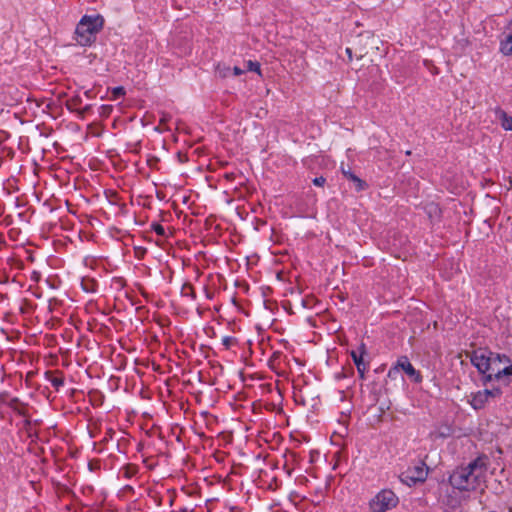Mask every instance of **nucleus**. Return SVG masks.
I'll list each match as a JSON object with an SVG mask.
<instances>
[{"label":"nucleus","mask_w":512,"mask_h":512,"mask_svg":"<svg viewBox=\"0 0 512 512\" xmlns=\"http://www.w3.org/2000/svg\"><path fill=\"white\" fill-rule=\"evenodd\" d=\"M487 457L479 456L467 466L456 468L449 476L450 485L459 491H474L485 481Z\"/></svg>","instance_id":"f257e3e1"},{"label":"nucleus","mask_w":512,"mask_h":512,"mask_svg":"<svg viewBox=\"0 0 512 512\" xmlns=\"http://www.w3.org/2000/svg\"><path fill=\"white\" fill-rule=\"evenodd\" d=\"M103 25L104 19L100 15L83 16L75 30L78 44L88 46L94 42L96 34L103 28Z\"/></svg>","instance_id":"f03ea898"},{"label":"nucleus","mask_w":512,"mask_h":512,"mask_svg":"<svg viewBox=\"0 0 512 512\" xmlns=\"http://www.w3.org/2000/svg\"><path fill=\"white\" fill-rule=\"evenodd\" d=\"M399 499L396 494L389 489H383L369 502L371 512H386L398 505Z\"/></svg>","instance_id":"7ed1b4c3"},{"label":"nucleus","mask_w":512,"mask_h":512,"mask_svg":"<svg viewBox=\"0 0 512 512\" xmlns=\"http://www.w3.org/2000/svg\"><path fill=\"white\" fill-rule=\"evenodd\" d=\"M429 467L424 461H418L415 465L409 467L400 475L402 483L408 486H414L418 483H423L428 476Z\"/></svg>","instance_id":"20e7f679"},{"label":"nucleus","mask_w":512,"mask_h":512,"mask_svg":"<svg viewBox=\"0 0 512 512\" xmlns=\"http://www.w3.org/2000/svg\"><path fill=\"white\" fill-rule=\"evenodd\" d=\"M492 352L485 349L474 350L471 354V363L477 368V370L487 376L489 372H492V366L495 362H491Z\"/></svg>","instance_id":"39448f33"},{"label":"nucleus","mask_w":512,"mask_h":512,"mask_svg":"<svg viewBox=\"0 0 512 512\" xmlns=\"http://www.w3.org/2000/svg\"><path fill=\"white\" fill-rule=\"evenodd\" d=\"M397 367L402 369L410 378H412L415 382H420L422 377L413 365L410 363L409 359L406 356H402L397 361Z\"/></svg>","instance_id":"423d86ee"},{"label":"nucleus","mask_w":512,"mask_h":512,"mask_svg":"<svg viewBox=\"0 0 512 512\" xmlns=\"http://www.w3.org/2000/svg\"><path fill=\"white\" fill-rule=\"evenodd\" d=\"M512 376V365L503 364V367H496V365L492 366V372H489L486 376V381H491L493 379H501L503 377Z\"/></svg>","instance_id":"0eeeda50"},{"label":"nucleus","mask_w":512,"mask_h":512,"mask_svg":"<svg viewBox=\"0 0 512 512\" xmlns=\"http://www.w3.org/2000/svg\"><path fill=\"white\" fill-rule=\"evenodd\" d=\"M496 115L502 128L506 131H512V117L500 108L496 110Z\"/></svg>","instance_id":"6e6552de"},{"label":"nucleus","mask_w":512,"mask_h":512,"mask_svg":"<svg viewBox=\"0 0 512 512\" xmlns=\"http://www.w3.org/2000/svg\"><path fill=\"white\" fill-rule=\"evenodd\" d=\"M342 173L344 176L352 181L355 184V188L357 191H362L367 187V184L365 181L361 180L358 176H356L354 173H352L350 170H345L342 168Z\"/></svg>","instance_id":"1a4fd4ad"},{"label":"nucleus","mask_w":512,"mask_h":512,"mask_svg":"<svg viewBox=\"0 0 512 512\" xmlns=\"http://www.w3.org/2000/svg\"><path fill=\"white\" fill-rule=\"evenodd\" d=\"M487 401L488 397L485 394H483V391H478L477 393L472 395L470 404L474 409L479 410L485 406Z\"/></svg>","instance_id":"9d476101"},{"label":"nucleus","mask_w":512,"mask_h":512,"mask_svg":"<svg viewBox=\"0 0 512 512\" xmlns=\"http://www.w3.org/2000/svg\"><path fill=\"white\" fill-rule=\"evenodd\" d=\"M365 345L361 344L359 351H351V357L353 359L354 364L356 365V368L358 369V365L360 367H365L367 364L363 360V355L365 354Z\"/></svg>","instance_id":"9b49d317"},{"label":"nucleus","mask_w":512,"mask_h":512,"mask_svg":"<svg viewBox=\"0 0 512 512\" xmlns=\"http://www.w3.org/2000/svg\"><path fill=\"white\" fill-rule=\"evenodd\" d=\"M82 104V98L79 95L73 96L72 98L66 101V107L71 112H76L80 110V105Z\"/></svg>","instance_id":"f8f14e48"},{"label":"nucleus","mask_w":512,"mask_h":512,"mask_svg":"<svg viewBox=\"0 0 512 512\" xmlns=\"http://www.w3.org/2000/svg\"><path fill=\"white\" fill-rule=\"evenodd\" d=\"M491 362H495L496 367H503V364L510 363V359L505 354H498L492 352Z\"/></svg>","instance_id":"ddd939ff"},{"label":"nucleus","mask_w":512,"mask_h":512,"mask_svg":"<svg viewBox=\"0 0 512 512\" xmlns=\"http://www.w3.org/2000/svg\"><path fill=\"white\" fill-rule=\"evenodd\" d=\"M216 75L220 78H226L231 75V68L224 64H218L216 67Z\"/></svg>","instance_id":"4468645a"},{"label":"nucleus","mask_w":512,"mask_h":512,"mask_svg":"<svg viewBox=\"0 0 512 512\" xmlns=\"http://www.w3.org/2000/svg\"><path fill=\"white\" fill-rule=\"evenodd\" d=\"M181 293H182L183 296H186V297L189 296L192 299H195V297H196L194 288H193V286L190 283H185L182 286Z\"/></svg>","instance_id":"2eb2a0df"},{"label":"nucleus","mask_w":512,"mask_h":512,"mask_svg":"<svg viewBox=\"0 0 512 512\" xmlns=\"http://www.w3.org/2000/svg\"><path fill=\"white\" fill-rule=\"evenodd\" d=\"M46 374L48 375L49 381L54 388L59 389V387L63 386V377L52 376L51 372H47Z\"/></svg>","instance_id":"dca6fc26"},{"label":"nucleus","mask_w":512,"mask_h":512,"mask_svg":"<svg viewBox=\"0 0 512 512\" xmlns=\"http://www.w3.org/2000/svg\"><path fill=\"white\" fill-rule=\"evenodd\" d=\"M483 394H485L488 399L489 398H494V397H497V396H500L501 394V391L500 389L496 388V389H484L483 390Z\"/></svg>","instance_id":"f3484780"},{"label":"nucleus","mask_w":512,"mask_h":512,"mask_svg":"<svg viewBox=\"0 0 512 512\" xmlns=\"http://www.w3.org/2000/svg\"><path fill=\"white\" fill-rule=\"evenodd\" d=\"M151 228L157 235L165 236V229L159 223H152Z\"/></svg>","instance_id":"a211bd4d"},{"label":"nucleus","mask_w":512,"mask_h":512,"mask_svg":"<svg viewBox=\"0 0 512 512\" xmlns=\"http://www.w3.org/2000/svg\"><path fill=\"white\" fill-rule=\"evenodd\" d=\"M398 374H399V367H397V364L395 365V367L391 368L388 371V377L391 379H396Z\"/></svg>","instance_id":"6ab92c4d"},{"label":"nucleus","mask_w":512,"mask_h":512,"mask_svg":"<svg viewBox=\"0 0 512 512\" xmlns=\"http://www.w3.org/2000/svg\"><path fill=\"white\" fill-rule=\"evenodd\" d=\"M248 69L250 71L260 72V64L258 62L248 61Z\"/></svg>","instance_id":"aec40b11"},{"label":"nucleus","mask_w":512,"mask_h":512,"mask_svg":"<svg viewBox=\"0 0 512 512\" xmlns=\"http://www.w3.org/2000/svg\"><path fill=\"white\" fill-rule=\"evenodd\" d=\"M124 94H125V89L122 86H118L113 89V95L115 98L123 96Z\"/></svg>","instance_id":"412c9836"},{"label":"nucleus","mask_w":512,"mask_h":512,"mask_svg":"<svg viewBox=\"0 0 512 512\" xmlns=\"http://www.w3.org/2000/svg\"><path fill=\"white\" fill-rule=\"evenodd\" d=\"M235 342V339L233 337H230V336H226L222 339V344L226 347V348H230V346Z\"/></svg>","instance_id":"4be33fe9"},{"label":"nucleus","mask_w":512,"mask_h":512,"mask_svg":"<svg viewBox=\"0 0 512 512\" xmlns=\"http://www.w3.org/2000/svg\"><path fill=\"white\" fill-rule=\"evenodd\" d=\"M92 106L91 105H86L85 107L83 108H80V110L78 111V115L80 118H84L85 114L88 113L90 110H91Z\"/></svg>","instance_id":"5701e85b"},{"label":"nucleus","mask_w":512,"mask_h":512,"mask_svg":"<svg viewBox=\"0 0 512 512\" xmlns=\"http://www.w3.org/2000/svg\"><path fill=\"white\" fill-rule=\"evenodd\" d=\"M326 182V179L322 176L316 177L313 179V184L316 186H323Z\"/></svg>","instance_id":"b1692460"},{"label":"nucleus","mask_w":512,"mask_h":512,"mask_svg":"<svg viewBox=\"0 0 512 512\" xmlns=\"http://www.w3.org/2000/svg\"><path fill=\"white\" fill-rule=\"evenodd\" d=\"M366 369H367V366H365V367H360V366L358 365V369H357V371H358L359 377H360L361 379H364Z\"/></svg>","instance_id":"393cba45"},{"label":"nucleus","mask_w":512,"mask_h":512,"mask_svg":"<svg viewBox=\"0 0 512 512\" xmlns=\"http://www.w3.org/2000/svg\"><path fill=\"white\" fill-rule=\"evenodd\" d=\"M231 73H233L235 76H239L243 73V70L235 66L233 69H231Z\"/></svg>","instance_id":"a878e982"},{"label":"nucleus","mask_w":512,"mask_h":512,"mask_svg":"<svg viewBox=\"0 0 512 512\" xmlns=\"http://www.w3.org/2000/svg\"><path fill=\"white\" fill-rule=\"evenodd\" d=\"M439 211H440V210H439V208H438V206H437V205H435V204H431V205L429 206V214H430V215H431L432 213H437V212H439Z\"/></svg>","instance_id":"bb28decb"},{"label":"nucleus","mask_w":512,"mask_h":512,"mask_svg":"<svg viewBox=\"0 0 512 512\" xmlns=\"http://www.w3.org/2000/svg\"><path fill=\"white\" fill-rule=\"evenodd\" d=\"M346 54L348 56V60L352 61L353 55H352V49L351 48H346Z\"/></svg>","instance_id":"cd10ccee"},{"label":"nucleus","mask_w":512,"mask_h":512,"mask_svg":"<svg viewBox=\"0 0 512 512\" xmlns=\"http://www.w3.org/2000/svg\"><path fill=\"white\" fill-rule=\"evenodd\" d=\"M82 285H83L84 290L93 291V288H90V285L85 284V280L82 281Z\"/></svg>","instance_id":"c85d7f7f"},{"label":"nucleus","mask_w":512,"mask_h":512,"mask_svg":"<svg viewBox=\"0 0 512 512\" xmlns=\"http://www.w3.org/2000/svg\"><path fill=\"white\" fill-rule=\"evenodd\" d=\"M82 285H83L84 290L93 291V288H90V285L85 284V280L82 281Z\"/></svg>","instance_id":"c756f323"},{"label":"nucleus","mask_w":512,"mask_h":512,"mask_svg":"<svg viewBox=\"0 0 512 512\" xmlns=\"http://www.w3.org/2000/svg\"><path fill=\"white\" fill-rule=\"evenodd\" d=\"M101 108L103 109L104 113H107V111L111 109L108 106H102Z\"/></svg>","instance_id":"7c9ffc66"},{"label":"nucleus","mask_w":512,"mask_h":512,"mask_svg":"<svg viewBox=\"0 0 512 512\" xmlns=\"http://www.w3.org/2000/svg\"><path fill=\"white\" fill-rule=\"evenodd\" d=\"M167 120V117L164 116L162 119H161V123L165 122Z\"/></svg>","instance_id":"2f4dec72"},{"label":"nucleus","mask_w":512,"mask_h":512,"mask_svg":"<svg viewBox=\"0 0 512 512\" xmlns=\"http://www.w3.org/2000/svg\"><path fill=\"white\" fill-rule=\"evenodd\" d=\"M509 183H510V188H512V177H510Z\"/></svg>","instance_id":"473e14b6"},{"label":"nucleus","mask_w":512,"mask_h":512,"mask_svg":"<svg viewBox=\"0 0 512 512\" xmlns=\"http://www.w3.org/2000/svg\"><path fill=\"white\" fill-rule=\"evenodd\" d=\"M405 154L409 156V155H411V151L408 150V151L405 152Z\"/></svg>","instance_id":"72a5a7b5"},{"label":"nucleus","mask_w":512,"mask_h":512,"mask_svg":"<svg viewBox=\"0 0 512 512\" xmlns=\"http://www.w3.org/2000/svg\"><path fill=\"white\" fill-rule=\"evenodd\" d=\"M85 96L89 97V91L85 92Z\"/></svg>","instance_id":"f704fd0d"},{"label":"nucleus","mask_w":512,"mask_h":512,"mask_svg":"<svg viewBox=\"0 0 512 512\" xmlns=\"http://www.w3.org/2000/svg\"><path fill=\"white\" fill-rule=\"evenodd\" d=\"M508 512H512V506L509 507Z\"/></svg>","instance_id":"c9c22d12"}]
</instances>
